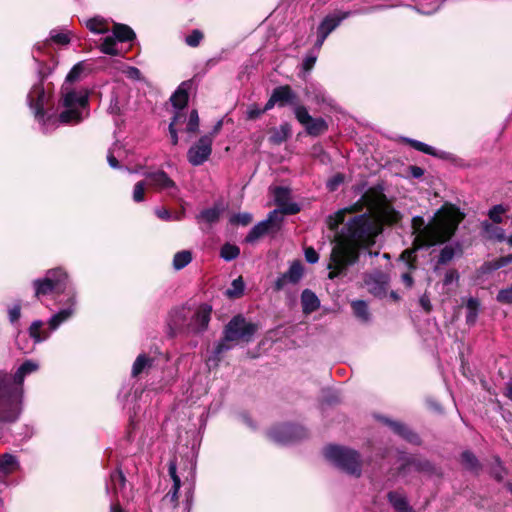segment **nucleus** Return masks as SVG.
<instances>
[{"label":"nucleus","mask_w":512,"mask_h":512,"mask_svg":"<svg viewBox=\"0 0 512 512\" xmlns=\"http://www.w3.org/2000/svg\"><path fill=\"white\" fill-rule=\"evenodd\" d=\"M463 253L462 246L459 244H455V246H452L450 244V260L454 257L460 256Z\"/></svg>","instance_id":"774afa93"},{"label":"nucleus","mask_w":512,"mask_h":512,"mask_svg":"<svg viewBox=\"0 0 512 512\" xmlns=\"http://www.w3.org/2000/svg\"><path fill=\"white\" fill-rule=\"evenodd\" d=\"M365 186L355 187V194L361 196L356 203L327 218L328 227L336 230L344 222L347 213L367 208V212L351 218L336 236L328 264L330 279L338 277L347 267L353 265L359 258L361 248H369L375 244L384 223L394 224L400 219V214L386 202L380 191L374 188L365 190Z\"/></svg>","instance_id":"f257e3e1"},{"label":"nucleus","mask_w":512,"mask_h":512,"mask_svg":"<svg viewBox=\"0 0 512 512\" xmlns=\"http://www.w3.org/2000/svg\"><path fill=\"white\" fill-rule=\"evenodd\" d=\"M50 39L60 45H67L70 42V37L68 33L59 32L57 30H52L50 32Z\"/></svg>","instance_id":"de8ad7c7"},{"label":"nucleus","mask_w":512,"mask_h":512,"mask_svg":"<svg viewBox=\"0 0 512 512\" xmlns=\"http://www.w3.org/2000/svg\"><path fill=\"white\" fill-rule=\"evenodd\" d=\"M272 93L275 98L274 100L277 101V105L280 107L286 105L293 107L298 102L297 95L288 85L276 87Z\"/></svg>","instance_id":"dca6fc26"},{"label":"nucleus","mask_w":512,"mask_h":512,"mask_svg":"<svg viewBox=\"0 0 512 512\" xmlns=\"http://www.w3.org/2000/svg\"><path fill=\"white\" fill-rule=\"evenodd\" d=\"M492 473L496 480L501 481L503 479L505 471L499 460H497V466Z\"/></svg>","instance_id":"0e129e2a"},{"label":"nucleus","mask_w":512,"mask_h":512,"mask_svg":"<svg viewBox=\"0 0 512 512\" xmlns=\"http://www.w3.org/2000/svg\"><path fill=\"white\" fill-rule=\"evenodd\" d=\"M317 60V55L309 54L307 55L302 63L303 69L307 72H309L315 65Z\"/></svg>","instance_id":"052dcab7"},{"label":"nucleus","mask_w":512,"mask_h":512,"mask_svg":"<svg viewBox=\"0 0 512 512\" xmlns=\"http://www.w3.org/2000/svg\"><path fill=\"white\" fill-rule=\"evenodd\" d=\"M447 209L448 204L445 203L441 208V213L443 215L441 217L436 215L427 225L422 217L417 216L412 219L414 249L405 250L402 253V258L409 261L415 250L441 244L443 246L437 256V260L434 264V270L439 271L443 265L448 263V244H445L448 239V218L445 215Z\"/></svg>","instance_id":"7ed1b4c3"},{"label":"nucleus","mask_w":512,"mask_h":512,"mask_svg":"<svg viewBox=\"0 0 512 512\" xmlns=\"http://www.w3.org/2000/svg\"><path fill=\"white\" fill-rule=\"evenodd\" d=\"M85 25L94 34H105L110 30V22L101 16L87 19Z\"/></svg>","instance_id":"412c9836"},{"label":"nucleus","mask_w":512,"mask_h":512,"mask_svg":"<svg viewBox=\"0 0 512 512\" xmlns=\"http://www.w3.org/2000/svg\"><path fill=\"white\" fill-rule=\"evenodd\" d=\"M155 214L161 220L170 221L173 219L171 213L166 208H163V207L156 208ZM174 219L179 220L180 216H175Z\"/></svg>","instance_id":"13d9d810"},{"label":"nucleus","mask_w":512,"mask_h":512,"mask_svg":"<svg viewBox=\"0 0 512 512\" xmlns=\"http://www.w3.org/2000/svg\"><path fill=\"white\" fill-rule=\"evenodd\" d=\"M147 179L149 184L159 188H169L174 186L173 181L163 171L148 173Z\"/></svg>","instance_id":"5701e85b"},{"label":"nucleus","mask_w":512,"mask_h":512,"mask_svg":"<svg viewBox=\"0 0 512 512\" xmlns=\"http://www.w3.org/2000/svg\"><path fill=\"white\" fill-rule=\"evenodd\" d=\"M112 36L119 42H126L132 40L135 37V33L127 25L115 24Z\"/></svg>","instance_id":"cd10ccee"},{"label":"nucleus","mask_w":512,"mask_h":512,"mask_svg":"<svg viewBox=\"0 0 512 512\" xmlns=\"http://www.w3.org/2000/svg\"><path fill=\"white\" fill-rule=\"evenodd\" d=\"M183 110L184 109H175L173 119L169 124V133H170L171 143L173 145H176L178 143V135H177L175 126L177 124L184 123L186 120V115Z\"/></svg>","instance_id":"bb28decb"},{"label":"nucleus","mask_w":512,"mask_h":512,"mask_svg":"<svg viewBox=\"0 0 512 512\" xmlns=\"http://www.w3.org/2000/svg\"><path fill=\"white\" fill-rule=\"evenodd\" d=\"M291 134V128L288 124L281 125L278 129H275L271 136L270 141L274 144H280L285 141Z\"/></svg>","instance_id":"72a5a7b5"},{"label":"nucleus","mask_w":512,"mask_h":512,"mask_svg":"<svg viewBox=\"0 0 512 512\" xmlns=\"http://www.w3.org/2000/svg\"><path fill=\"white\" fill-rule=\"evenodd\" d=\"M82 71H83V68H82L81 64L80 63L76 64L70 70L68 75L66 76V80H65V83L63 84L62 88L67 85V86H69L70 89H74L71 86V84L79 78V76L82 73Z\"/></svg>","instance_id":"c03bdc74"},{"label":"nucleus","mask_w":512,"mask_h":512,"mask_svg":"<svg viewBox=\"0 0 512 512\" xmlns=\"http://www.w3.org/2000/svg\"><path fill=\"white\" fill-rule=\"evenodd\" d=\"M199 127V116L197 110H192L189 115L188 123H187V131L190 133H194L198 130Z\"/></svg>","instance_id":"3c124183"},{"label":"nucleus","mask_w":512,"mask_h":512,"mask_svg":"<svg viewBox=\"0 0 512 512\" xmlns=\"http://www.w3.org/2000/svg\"><path fill=\"white\" fill-rule=\"evenodd\" d=\"M190 88V84L188 82H183L177 88V90L172 94L170 101L175 109H184L188 103V90Z\"/></svg>","instance_id":"6ab92c4d"},{"label":"nucleus","mask_w":512,"mask_h":512,"mask_svg":"<svg viewBox=\"0 0 512 512\" xmlns=\"http://www.w3.org/2000/svg\"><path fill=\"white\" fill-rule=\"evenodd\" d=\"M176 464L174 462H171L169 465V475L171 476L173 480V487L172 489L167 493L166 497L170 498L172 502L177 501L178 499V491L180 489L181 481L180 478L177 475L176 472Z\"/></svg>","instance_id":"c85d7f7f"},{"label":"nucleus","mask_w":512,"mask_h":512,"mask_svg":"<svg viewBox=\"0 0 512 512\" xmlns=\"http://www.w3.org/2000/svg\"><path fill=\"white\" fill-rule=\"evenodd\" d=\"M306 95L308 97H313V99L317 102V103H325L327 102V95H326V92L325 90L319 86V85H315V84H311L310 86H308L306 88Z\"/></svg>","instance_id":"f704fd0d"},{"label":"nucleus","mask_w":512,"mask_h":512,"mask_svg":"<svg viewBox=\"0 0 512 512\" xmlns=\"http://www.w3.org/2000/svg\"><path fill=\"white\" fill-rule=\"evenodd\" d=\"M400 139H401V141L407 143L410 147H412L416 151L422 152L424 154H427V155H430V156H433L436 158H442V154L439 153V151L437 149H435L434 147H432L424 142H421V141H418L415 139H411V138H407V137H401Z\"/></svg>","instance_id":"aec40b11"},{"label":"nucleus","mask_w":512,"mask_h":512,"mask_svg":"<svg viewBox=\"0 0 512 512\" xmlns=\"http://www.w3.org/2000/svg\"><path fill=\"white\" fill-rule=\"evenodd\" d=\"M212 136H202L188 152V160H207L212 150Z\"/></svg>","instance_id":"2eb2a0df"},{"label":"nucleus","mask_w":512,"mask_h":512,"mask_svg":"<svg viewBox=\"0 0 512 512\" xmlns=\"http://www.w3.org/2000/svg\"><path fill=\"white\" fill-rule=\"evenodd\" d=\"M219 215H220L219 209L214 207V208H209V209L203 210L200 213L199 218L204 220L207 223H213L219 219Z\"/></svg>","instance_id":"a18cd8bd"},{"label":"nucleus","mask_w":512,"mask_h":512,"mask_svg":"<svg viewBox=\"0 0 512 512\" xmlns=\"http://www.w3.org/2000/svg\"><path fill=\"white\" fill-rule=\"evenodd\" d=\"M212 307L201 304L194 311L181 308L172 314V325L176 330L187 329L191 333H201L208 327L211 318Z\"/></svg>","instance_id":"0eeeda50"},{"label":"nucleus","mask_w":512,"mask_h":512,"mask_svg":"<svg viewBox=\"0 0 512 512\" xmlns=\"http://www.w3.org/2000/svg\"><path fill=\"white\" fill-rule=\"evenodd\" d=\"M350 15L351 12L349 11H336L326 15L317 27V39L314 48L319 51L326 38Z\"/></svg>","instance_id":"1a4fd4ad"},{"label":"nucleus","mask_w":512,"mask_h":512,"mask_svg":"<svg viewBox=\"0 0 512 512\" xmlns=\"http://www.w3.org/2000/svg\"><path fill=\"white\" fill-rule=\"evenodd\" d=\"M36 297L47 295L55 292L57 294L66 293L68 295V307L61 309L58 313L53 315L48 324L49 328L54 331L63 322L67 321L75 312V291L69 287L68 275L61 268L48 270L43 279H37L33 282Z\"/></svg>","instance_id":"39448f33"},{"label":"nucleus","mask_w":512,"mask_h":512,"mask_svg":"<svg viewBox=\"0 0 512 512\" xmlns=\"http://www.w3.org/2000/svg\"><path fill=\"white\" fill-rule=\"evenodd\" d=\"M244 291V282L241 277L235 279L231 287L227 289L226 295L230 298H238L242 295Z\"/></svg>","instance_id":"a19ab883"},{"label":"nucleus","mask_w":512,"mask_h":512,"mask_svg":"<svg viewBox=\"0 0 512 512\" xmlns=\"http://www.w3.org/2000/svg\"><path fill=\"white\" fill-rule=\"evenodd\" d=\"M487 232H490V236L495 238L498 241H504L506 240L505 232L500 227H494L489 224L486 225Z\"/></svg>","instance_id":"864d4df0"},{"label":"nucleus","mask_w":512,"mask_h":512,"mask_svg":"<svg viewBox=\"0 0 512 512\" xmlns=\"http://www.w3.org/2000/svg\"><path fill=\"white\" fill-rule=\"evenodd\" d=\"M461 462L466 469L475 473H477L481 468L476 456L469 451H465L462 453Z\"/></svg>","instance_id":"7c9ffc66"},{"label":"nucleus","mask_w":512,"mask_h":512,"mask_svg":"<svg viewBox=\"0 0 512 512\" xmlns=\"http://www.w3.org/2000/svg\"><path fill=\"white\" fill-rule=\"evenodd\" d=\"M192 260V255L190 251L183 250L177 252L173 258V266L176 270H180L187 266Z\"/></svg>","instance_id":"c9c22d12"},{"label":"nucleus","mask_w":512,"mask_h":512,"mask_svg":"<svg viewBox=\"0 0 512 512\" xmlns=\"http://www.w3.org/2000/svg\"><path fill=\"white\" fill-rule=\"evenodd\" d=\"M505 208L502 205H495L489 211L490 219L495 223L502 222V215L505 213Z\"/></svg>","instance_id":"603ef678"},{"label":"nucleus","mask_w":512,"mask_h":512,"mask_svg":"<svg viewBox=\"0 0 512 512\" xmlns=\"http://www.w3.org/2000/svg\"><path fill=\"white\" fill-rule=\"evenodd\" d=\"M61 95L62 111L59 115L43 111L50 96L42 81L34 84L27 95L28 105L33 111L41 131L45 134L53 132L60 124H78L89 115V92L86 88L70 89L66 85L61 88Z\"/></svg>","instance_id":"f03ea898"},{"label":"nucleus","mask_w":512,"mask_h":512,"mask_svg":"<svg viewBox=\"0 0 512 512\" xmlns=\"http://www.w3.org/2000/svg\"><path fill=\"white\" fill-rule=\"evenodd\" d=\"M388 500L397 512H412L406 497L396 491L388 493Z\"/></svg>","instance_id":"4be33fe9"},{"label":"nucleus","mask_w":512,"mask_h":512,"mask_svg":"<svg viewBox=\"0 0 512 512\" xmlns=\"http://www.w3.org/2000/svg\"><path fill=\"white\" fill-rule=\"evenodd\" d=\"M304 435V431L301 427L292 424H283L273 427L268 432V437L275 443L278 444H289L297 439H300Z\"/></svg>","instance_id":"9d476101"},{"label":"nucleus","mask_w":512,"mask_h":512,"mask_svg":"<svg viewBox=\"0 0 512 512\" xmlns=\"http://www.w3.org/2000/svg\"><path fill=\"white\" fill-rule=\"evenodd\" d=\"M43 322L36 320L29 328V335L36 343L42 342L49 337V333L42 330Z\"/></svg>","instance_id":"c756f323"},{"label":"nucleus","mask_w":512,"mask_h":512,"mask_svg":"<svg viewBox=\"0 0 512 512\" xmlns=\"http://www.w3.org/2000/svg\"><path fill=\"white\" fill-rule=\"evenodd\" d=\"M151 365V360L144 354L139 355L132 367V376L136 377Z\"/></svg>","instance_id":"4c0bfd02"},{"label":"nucleus","mask_w":512,"mask_h":512,"mask_svg":"<svg viewBox=\"0 0 512 512\" xmlns=\"http://www.w3.org/2000/svg\"><path fill=\"white\" fill-rule=\"evenodd\" d=\"M497 301L509 304L512 302V289L510 287L502 289L497 294Z\"/></svg>","instance_id":"5fc2aeb1"},{"label":"nucleus","mask_w":512,"mask_h":512,"mask_svg":"<svg viewBox=\"0 0 512 512\" xmlns=\"http://www.w3.org/2000/svg\"><path fill=\"white\" fill-rule=\"evenodd\" d=\"M203 39V33L200 30H193L185 38V43L190 47H197Z\"/></svg>","instance_id":"49530a36"},{"label":"nucleus","mask_w":512,"mask_h":512,"mask_svg":"<svg viewBox=\"0 0 512 512\" xmlns=\"http://www.w3.org/2000/svg\"><path fill=\"white\" fill-rule=\"evenodd\" d=\"M125 484L126 479L122 471L115 470L110 474V483L107 485V491L112 490L115 494L121 493Z\"/></svg>","instance_id":"393cba45"},{"label":"nucleus","mask_w":512,"mask_h":512,"mask_svg":"<svg viewBox=\"0 0 512 512\" xmlns=\"http://www.w3.org/2000/svg\"><path fill=\"white\" fill-rule=\"evenodd\" d=\"M365 284L370 293L377 297H383L388 289V277L382 272L369 274L365 278Z\"/></svg>","instance_id":"4468645a"},{"label":"nucleus","mask_w":512,"mask_h":512,"mask_svg":"<svg viewBox=\"0 0 512 512\" xmlns=\"http://www.w3.org/2000/svg\"><path fill=\"white\" fill-rule=\"evenodd\" d=\"M258 326L248 322L242 315L234 316L224 328L223 339L215 347V357L232 348L229 343L250 342Z\"/></svg>","instance_id":"423d86ee"},{"label":"nucleus","mask_w":512,"mask_h":512,"mask_svg":"<svg viewBox=\"0 0 512 512\" xmlns=\"http://www.w3.org/2000/svg\"><path fill=\"white\" fill-rule=\"evenodd\" d=\"M479 310V302L475 298H469L466 304V322L473 325L476 322Z\"/></svg>","instance_id":"2f4dec72"},{"label":"nucleus","mask_w":512,"mask_h":512,"mask_svg":"<svg viewBox=\"0 0 512 512\" xmlns=\"http://www.w3.org/2000/svg\"><path fill=\"white\" fill-rule=\"evenodd\" d=\"M305 259L308 263L314 264L319 260V255L314 248L307 247L305 249Z\"/></svg>","instance_id":"bf43d9fd"},{"label":"nucleus","mask_w":512,"mask_h":512,"mask_svg":"<svg viewBox=\"0 0 512 512\" xmlns=\"http://www.w3.org/2000/svg\"><path fill=\"white\" fill-rule=\"evenodd\" d=\"M263 113L262 109L257 108L256 106H251L247 110L248 119H256Z\"/></svg>","instance_id":"69168bd1"},{"label":"nucleus","mask_w":512,"mask_h":512,"mask_svg":"<svg viewBox=\"0 0 512 512\" xmlns=\"http://www.w3.org/2000/svg\"><path fill=\"white\" fill-rule=\"evenodd\" d=\"M449 211H450V238H451L457 225L464 219L465 214L462 211H460L459 208L455 207L452 204H450Z\"/></svg>","instance_id":"e433bc0d"},{"label":"nucleus","mask_w":512,"mask_h":512,"mask_svg":"<svg viewBox=\"0 0 512 512\" xmlns=\"http://www.w3.org/2000/svg\"><path fill=\"white\" fill-rule=\"evenodd\" d=\"M116 41L112 35L106 36L100 46L101 52L108 55H118Z\"/></svg>","instance_id":"58836bf2"},{"label":"nucleus","mask_w":512,"mask_h":512,"mask_svg":"<svg viewBox=\"0 0 512 512\" xmlns=\"http://www.w3.org/2000/svg\"><path fill=\"white\" fill-rule=\"evenodd\" d=\"M38 368L36 362L27 360L14 375L0 371V424H12L19 419L22 413L23 381Z\"/></svg>","instance_id":"20e7f679"},{"label":"nucleus","mask_w":512,"mask_h":512,"mask_svg":"<svg viewBox=\"0 0 512 512\" xmlns=\"http://www.w3.org/2000/svg\"><path fill=\"white\" fill-rule=\"evenodd\" d=\"M252 221V215L249 213H238L231 217L230 222L232 224H240L243 226L248 225Z\"/></svg>","instance_id":"8fccbe9b"},{"label":"nucleus","mask_w":512,"mask_h":512,"mask_svg":"<svg viewBox=\"0 0 512 512\" xmlns=\"http://www.w3.org/2000/svg\"><path fill=\"white\" fill-rule=\"evenodd\" d=\"M495 270H498L497 268H494V260L485 262L481 267L480 271L483 274L491 273Z\"/></svg>","instance_id":"338daca9"},{"label":"nucleus","mask_w":512,"mask_h":512,"mask_svg":"<svg viewBox=\"0 0 512 512\" xmlns=\"http://www.w3.org/2000/svg\"><path fill=\"white\" fill-rule=\"evenodd\" d=\"M282 218L279 217V211L274 210L269 213L267 219L257 223L247 234L245 241L247 243H254L259 238L267 234L273 227H278Z\"/></svg>","instance_id":"9b49d317"},{"label":"nucleus","mask_w":512,"mask_h":512,"mask_svg":"<svg viewBox=\"0 0 512 512\" xmlns=\"http://www.w3.org/2000/svg\"><path fill=\"white\" fill-rule=\"evenodd\" d=\"M111 114H120L121 106L117 97H112L108 108Z\"/></svg>","instance_id":"e2e57ef3"},{"label":"nucleus","mask_w":512,"mask_h":512,"mask_svg":"<svg viewBox=\"0 0 512 512\" xmlns=\"http://www.w3.org/2000/svg\"><path fill=\"white\" fill-rule=\"evenodd\" d=\"M301 305L303 313L308 315L319 308L320 301L313 291L305 289L301 293Z\"/></svg>","instance_id":"a211bd4d"},{"label":"nucleus","mask_w":512,"mask_h":512,"mask_svg":"<svg viewBox=\"0 0 512 512\" xmlns=\"http://www.w3.org/2000/svg\"><path fill=\"white\" fill-rule=\"evenodd\" d=\"M221 257L226 261H231L237 258L240 254V250L237 246L231 244H225L221 248Z\"/></svg>","instance_id":"37998d69"},{"label":"nucleus","mask_w":512,"mask_h":512,"mask_svg":"<svg viewBox=\"0 0 512 512\" xmlns=\"http://www.w3.org/2000/svg\"><path fill=\"white\" fill-rule=\"evenodd\" d=\"M346 181V176L343 173H336L331 176L327 183L326 187L330 192L336 191L342 184Z\"/></svg>","instance_id":"79ce46f5"},{"label":"nucleus","mask_w":512,"mask_h":512,"mask_svg":"<svg viewBox=\"0 0 512 512\" xmlns=\"http://www.w3.org/2000/svg\"><path fill=\"white\" fill-rule=\"evenodd\" d=\"M303 277V265L300 261H294L287 272L280 275L274 284V289L276 291L282 290L286 284H296Z\"/></svg>","instance_id":"f8f14e48"},{"label":"nucleus","mask_w":512,"mask_h":512,"mask_svg":"<svg viewBox=\"0 0 512 512\" xmlns=\"http://www.w3.org/2000/svg\"><path fill=\"white\" fill-rule=\"evenodd\" d=\"M353 312L357 318H359L361 321H368L369 320V310L368 305L363 300H355L351 303Z\"/></svg>","instance_id":"473e14b6"},{"label":"nucleus","mask_w":512,"mask_h":512,"mask_svg":"<svg viewBox=\"0 0 512 512\" xmlns=\"http://www.w3.org/2000/svg\"><path fill=\"white\" fill-rule=\"evenodd\" d=\"M305 130L309 135L312 136H318L320 134H323L327 129L328 125L326 121L323 118H311L306 124H305Z\"/></svg>","instance_id":"b1692460"},{"label":"nucleus","mask_w":512,"mask_h":512,"mask_svg":"<svg viewBox=\"0 0 512 512\" xmlns=\"http://www.w3.org/2000/svg\"><path fill=\"white\" fill-rule=\"evenodd\" d=\"M124 153H125L124 148L120 144L116 143L108 151L107 159L106 160H109V161L119 160V159H121V158H123L125 156Z\"/></svg>","instance_id":"09e8293b"},{"label":"nucleus","mask_w":512,"mask_h":512,"mask_svg":"<svg viewBox=\"0 0 512 512\" xmlns=\"http://www.w3.org/2000/svg\"><path fill=\"white\" fill-rule=\"evenodd\" d=\"M144 191H145L144 182H142V181L137 182L135 184L134 190H133V200L135 202H142L144 200Z\"/></svg>","instance_id":"6e6d98bb"},{"label":"nucleus","mask_w":512,"mask_h":512,"mask_svg":"<svg viewBox=\"0 0 512 512\" xmlns=\"http://www.w3.org/2000/svg\"><path fill=\"white\" fill-rule=\"evenodd\" d=\"M293 111L296 119L303 126L312 118L307 108L303 105H299L298 102L293 106Z\"/></svg>","instance_id":"ea45409f"},{"label":"nucleus","mask_w":512,"mask_h":512,"mask_svg":"<svg viewBox=\"0 0 512 512\" xmlns=\"http://www.w3.org/2000/svg\"><path fill=\"white\" fill-rule=\"evenodd\" d=\"M387 423L395 433L403 437L405 440L415 444L419 442L418 436L410 431L405 425L393 421H388Z\"/></svg>","instance_id":"a878e982"},{"label":"nucleus","mask_w":512,"mask_h":512,"mask_svg":"<svg viewBox=\"0 0 512 512\" xmlns=\"http://www.w3.org/2000/svg\"><path fill=\"white\" fill-rule=\"evenodd\" d=\"M20 468V463L16 456L5 453L0 455V477H7Z\"/></svg>","instance_id":"f3484780"},{"label":"nucleus","mask_w":512,"mask_h":512,"mask_svg":"<svg viewBox=\"0 0 512 512\" xmlns=\"http://www.w3.org/2000/svg\"><path fill=\"white\" fill-rule=\"evenodd\" d=\"M324 455L331 463L348 474L359 476L361 461L359 454L350 448L331 445L325 448Z\"/></svg>","instance_id":"6e6552de"},{"label":"nucleus","mask_w":512,"mask_h":512,"mask_svg":"<svg viewBox=\"0 0 512 512\" xmlns=\"http://www.w3.org/2000/svg\"><path fill=\"white\" fill-rule=\"evenodd\" d=\"M20 310L21 307L19 304H15L9 309L8 314L11 323L16 322L20 318Z\"/></svg>","instance_id":"680f3d73"},{"label":"nucleus","mask_w":512,"mask_h":512,"mask_svg":"<svg viewBox=\"0 0 512 512\" xmlns=\"http://www.w3.org/2000/svg\"><path fill=\"white\" fill-rule=\"evenodd\" d=\"M313 156L317 158V160H330L332 158V155L324 150L322 146H314L313 147Z\"/></svg>","instance_id":"4d7b16f0"},{"label":"nucleus","mask_w":512,"mask_h":512,"mask_svg":"<svg viewBox=\"0 0 512 512\" xmlns=\"http://www.w3.org/2000/svg\"><path fill=\"white\" fill-rule=\"evenodd\" d=\"M274 200L280 207L279 216L281 214H296L300 211L296 203L289 202L290 190L286 187H275L273 189Z\"/></svg>","instance_id":"ddd939ff"}]
</instances>
